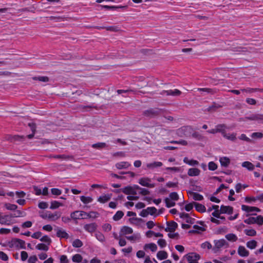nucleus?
<instances>
[{
	"instance_id": "nucleus-29",
	"label": "nucleus",
	"mask_w": 263,
	"mask_h": 263,
	"mask_svg": "<svg viewBox=\"0 0 263 263\" xmlns=\"http://www.w3.org/2000/svg\"><path fill=\"white\" fill-rule=\"evenodd\" d=\"M51 158H54L57 159H60L61 160H68L69 159L72 158V157L68 155H52L50 156Z\"/></svg>"
},
{
	"instance_id": "nucleus-30",
	"label": "nucleus",
	"mask_w": 263,
	"mask_h": 263,
	"mask_svg": "<svg viewBox=\"0 0 263 263\" xmlns=\"http://www.w3.org/2000/svg\"><path fill=\"white\" fill-rule=\"evenodd\" d=\"M197 90L199 91L205 92L208 93L210 94H214L216 92V90L215 89H212L209 88H197Z\"/></svg>"
},
{
	"instance_id": "nucleus-62",
	"label": "nucleus",
	"mask_w": 263,
	"mask_h": 263,
	"mask_svg": "<svg viewBox=\"0 0 263 263\" xmlns=\"http://www.w3.org/2000/svg\"><path fill=\"white\" fill-rule=\"evenodd\" d=\"M201 247L203 249L207 248L208 249H210L212 248L211 244L208 241H205L204 243H202Z\"/></svg>"
},
{
	"instance_id": "nucleus-6",
	"label": "nucleus",
	"mask_w": 263,
	"mask_h": 263,
	"mask_svg": "<svg viewBox=\"0 0 263 263\" xmlns=\"http://www.w3.org/2000/svg\"><path fill=\"white\" fill-rule=\"evenodd\" d=\"M136 189V188L135 187V186L134 187H132L131 186H127L121 189V191L126 195H135L137 194Z\"/></svg>"
},
{
	"instance_id": "nucleus-59",
	"label": "nucleus",
	"mask_w": 263,
	"mask_h": 263,
	"mask_svg": "<svg viewBox=\"0 0 263 263\" xmlns=\"http://www.w3.org/2000/svg\"><path fill=\"white\" fill-rule=\"evenodd\" d=\"M148 214L152 215L155 214L157 212V209L155 207H148L146 209Z\"/></svg>"
},
{
	"instance_id": "nucleus-64",
	"label": "nucleus",
	"mask_w": 263,
	"mask_h": 263,
	"mask_svg": "<svg viewBox=\"0 0 263 263\" xmlns=\"http://www.w3.org/2000/svg\"><path fill=\"white\" fill-rule=\"evenodd\" d=\"M256 223L261 225L263 223V217H262L260 215H259L257 216L256 217H255Z\"/></svg>"
},
{
	"instance_id": "nucleus-14",
	"label": "nucleus",
	"mask_w": 263,
	"mask_h": 263,
	"mask_svg": "<svg viewBox=\"0 0 263 263\" xmlns=\"http://www.w3.org/2000/svg\"><path fill=\"white\" fill-rule=\"evenodd\" d=\"M11 221L10 215H1L0 214V223L2 224H9Z\"/></svg>"
},
{
	"instance_id": "nucleus-43",
	"label": "nucleus",
	"mask_w": 263,
	"mask_h": 263,
	"mask_svg": "<svg viewBox=\"0 0 263 263\" xmlns=\"http://www.w3.org/2000/svg\"><path fill=\"white\" fill-rule=\"evenodd\" d=\"M191 194L193 195V198L194 200L201 201L203 199L202 195L195 192H191Z\"/></svg>"
},
{
	"instance_id": "nucleus-31",
	"label": "nucleus",
	"mask_w": 263,
	"mask_h": 263,
	"mask_svg": "<svg viewBox=\"0 0 263 263\" xmlns=\"http://www.w3.org/2000/svg\"><path fill=\"white\" fill-rule=\"evenodd\" d=\"M219 161L221 166L224 167H227L230 163V159L226 157L221 158Z\"/></svg>"
},
{
	"instance_id": "nucleus-56",
	"label": "nucleus",
	"mask_w": 263,
	"mask_h": 263,
	"mask_svg": "<svg viewBox=\"0 0 263 263\" xmlns=\"http://www.w3.org/2000/svg\"><path fill=\"white\" fill-rule=\"evenodd\" d=\"M208 168L211 171H215L217 169V165L215 162L211 161L208 164Z\"/></svg>"
},
{
	"instance_id": "nucleus-51",
	"label": "nucleus",
	"mask_w": 263,
	"mask_h": 263,
	"mask_svg": "<svg viewBox=\"0 0 263 263\" xmlns=\"http://www.w3.org/2000/svg\"><path fill=\"white\" fill-rule=\"evenodd\" d=\"M72 246L75 248H80L83 246V242L80 239H77L73 241Z\"/></svg>"
},
{
	"instance_id": "nucleus-4",
	"label": "nucleus",
	"mask_w": 263,
	"mask_h": 263,
	"mask_svg": "<svg viewBox=\"0 0 263 263\" xmlns=\"http://www.w3.org/2000/svg\"><path fill=\"white\" fill-rule=\"evenodd\" d=\"M185 257L189 263H198L197 261L200 259V255L196 253H191L185 255Z\"/></svg>"
},
{
	"instance_id": "nucleus-9",
	"label": "nucleus",
	"mask_w": 263,
	"mask_h": 263,
	"mask_svg": "<svg viewBox=\"0 0 263 263\" xmlns=\"http://www.w3.org/2000/svg\"><path fill=\"white\" fill-rule=\"evenodd\" d=\"M262 114H253L249 116L245 117V119H248L250 121H256L259 123H261Z\"/></svg>"
},
{
	"instance_id": "nucleus-18",
	"label": "nucleus",
	"mask_w": 263,
	"mask_h": 263,
	"mask_svg": "<svg viewBox=\"0 0 263 263\" xmlns=\"http://www.w3.org/2000/svg\"><path fill=\"white\" fill-rule=\"evenodd\" d=\"M217 133H220L223 136L226 132V129L227 126L224 124H219L217 125L216 126Z\"/></svg>"
},
{
	"instance_id": "nucleus-19",
	"label": "nucleus",
	"mask_w": 263,
	"mask_h": 263,
	"mask_svg": "<svg viewBox=\"0 0 263 263\" xmlns=\"http://www.w3.org/2000/svg\"><path fill=\"white\" fill-rule=\"evenodd\" d=\"M200 171L197 168H191L189 169L187 175L190 176H197L200 174Z\"/></svg>"
},
{
	"instance_id": "nucleus-25",
	"label": "nucleus",
	"mask_w": 263,
	"mask_h": 263,
	"mask_svg": "<svg viewBox=\"0 0 263 263\" xmlns=\"http://www.w3.org/2000/svg\"><path fill=\"white\" fill-rule=\"evenodd\" d=\"M144 249L145 250L149 249L152 252H155L157 250V246L155 243H146L144 245Z\"/></svg>"
},
{
	"instance_id": "nucleus-13",
	"label": "nucleus",
	"mask_w": 263,
	"mask_h": 263,
	"mask_svg": "<svg viewBox=\"0 0 263 263\" xmlns=\"http://www.w3.org/2000/svg\"><path fill=\"white\" fill-rule=\"evenodd\" d=\"M97 228V225L96 223H91L85 224L84 229L85 231L89 233L94 232Z\"/></svg>"
},
{
	"instance_id": "nucleus-61",
	"label": "nucleus",
	"mask_w": 263,
	"mask_h": 263,
	"mask_svg": "<svg viewBox=\"0 0 263 263\" xmlns=\"http://www.w3.org/2000/svg\"><path fill=\"white\" fill-rule=\"evenodd\" d=\"M158 244L161 248H164L166 246V242L163 239H160L158 240Z\"/></svg>"
},
{
	"instance_id": "nucleus-12",
	"label": "nucleus",
	"mask_w": 263,
	"mask_h": 263,
	"mask_svg": "<svg viewBox=\"0 0 263 263\" xmlns=\"http://www.w3.org/2000/svg\"><path fill=\"white\" fill-rule=\"evenodd\" d=\"M166 223L167 227L165 229L166 232H174L178 226L177 223L173 221L167 222Z\"/></svg>"
},
{
	"instance_id": "nucleus-49",
	"label": "nucleus",
	"mask_w": 263,
	"mask_h": 263,
	"mask_svg": "<svg viewBox=\"0 0 263 263\" xmlns=\"http://www.w3.org/2000/svg\"><path fill=\"white\" fill-rule=\"evenodd\" d=\"M62 205V204L60 202L57 201H53L51 202L50 208L51 209H55L58 208L60 206Z\"/></svg>"
},
{
	"instance_id": "nucleus-28",
	"label": "nucleus",
	"mask_w": 263,
	"mask_h": 263,
	"mask_svg": "<svg viewBox=\"0 0 263 263\" xmlns=\"http://www.w3.org/2000/svg\"><path fill=\"white\" fill-rule=\"evenodd\" d=\"M161 166H162V163L161 162H154L146 164L147 167L151 169H153L157 167H160Z\"/></svg>"
},
{
	"instance_id": "nucleus-2",
	"label": "nucleus",
	"mask_w": 263,
	"mask_h": 263,
	"mask_svg": "<svg viewBox=\"0 0 263 263\" xmlns=\"http://www.w3.org/2000/svg\"><path fill=\"white\" fill-rule=\"evenodd\" d=\"M214 247L213 248L212 250L214 253L218 252L219 250L223 247L228 248L229 247L228 242L224 239L219 240H215Z\"/></svg>"
},
{
	"instance_id": "nucleus-41",
	"label": "nucleus",
	"mask_w": 263,
	"mask_h": 263,
	"mask_svg": "<svg viewBox=\"0 0 263 263\" xmlns=\"http://www.w3.org/2000/svg\"><path fill=\"white\" fill-rule=\"evenodd\" d=\"M83 257L79 254L74 255L72 257V260L74 262H81L82 260Z\"/></svg>"
},
{
	"instance_id": "nucleus-53",
	"label": "nucleus",
	"mask_w": 263,
	"mask_h": 263,
	"mask_svg": "<svg viewBox=\"0 0 263 263\" xmlns=\"http://www.w3.org/2000/svg\"><path fill=\"white\" fill-rule=\"evenodd\" d=\"M245 233L247 235L250 236H255L256 234V232L254 229H250V230L246 229V230H245Z\"/></svg>"
},
{
	"instance_id": "nucleus-60",
	"label": "nucleus",
	"mask_w": 263,
	"mask_h": 263,
	"mask_svg": "<svg viewBox=\"0 0 263 263\" xmlns=\"http://www.w3.org/2000/svg\"><path fill=\"white\" fill-rule=\"evenodd\" d=\"M51 192L52 194H53L54 195H57V196L60 195L62 193L60 189H57V188L51 189Z\"/></svg>"
},
{
	"instance_id": "nucleus-63",
	"label": "nucleus",
	"mask_w": 263,
	"mask_h": 263,
	"mask_svg": "<svg viewBox=\"0 0 263 263\" xmlns=\"http://www.w3.org/2000/svg\"><path fill=\"white\" fill-rule=\"evenodd\" d=\"M60 263H68L69 260L65 255H61L60 258Z\"/></svg>"
},
{
	"instance_id": "nucleus-44",
	"label": "nucleus",
	"mask_w": 263,
	"mask_h": 263,
	"mask_svg": "<svg viewBox=\"0 0 263 263\" xmlns=\"http://www.w3.org/2000/svg\"><path fill=\"white\" fill-rule=\"evenodd\" d=\"M81 201L85 204H87L92 202V198L90 197H86L82 196L80 197Z\"/></svg>"
},
{
	"instance_id": "nucleus-33",
	"label": "nucleus",
	"mask_w": 263,
	"mask_h": 263,
	"mask_svg": "<svg viewBox=\"0 0 263 263\" xmlns=\"http://www.w3.org/2000/svg\"><path fill=\"white\" fill-rule=\"evenodd\" d=\"M110 199V196L108 194L100 196L98 201L101 203H105Z\"/></svg>"
},
{
	"instance_id": "nucleus-26",
	"label": "nucleus",
	"mask_w": 263,
	"mask_h": 263,
	"mask_svg": "<svg viewBox=\"0 0 263 263\" xmlns=\"http://www.w3.org/2000/svg\"><path fill=\"white\" fill-rule=\"evenodd\" d=\"M157 81H158V80L156 79L153 78H147L146 85H148V87H152L154 85H157Z\"/></svg>"
},
{
	"instance_id": "nucleus-24",
	"label": "nucleus",
	"mask_w": 263,
	"mask_h": 263,
	"mask_svg": "<svg viewBox=\"0 0 263 263\" xmlns=\"http://www.w3.org/2000/svg\"><path fill=\"white\" fill-rule=\"evenodd\" d=\"M223 137L226 139L232 141H235L236 140V134L234 133L232 134H227L226 132L223 135Z\"/></svg>"
},
{
	"instance_id": "nucleus-3",
	"label": "nucleus",
	"mask_w": 263,
	"mask_h": 263,
	"mask_svg": "<svg viewBox=\"0 0 263 263\" xmlns=\"http://www.w3.org/2000/svg\"><path fill=\"white\" fill-rule=\"evenodd\" d=\"M193 132L191 126H184L178 129V134H182L185 136H190Z\"/></svg>"
},
{
	"instance_id": "nucleus-20",
	"label": "nucleus",
	"mask_w": 263,
	"mask_h": 263,
	"mask_svg": "<svg viewBox=\"0 0 263 263\" xmlns=\"http://www.w3.org/2000/svg\"><path fill=\"white\" fill-rule=\"evenodd\" d=\"M57 236L63 238H68L69 237L68 233L65 231L60 229H57Z\"/></svg>"
},
{
	"instance_id": "nucleus-8",
	"label": "nucleus",
	"mask_w": 263,
	"mask_h": 263,
	"mask_svg": "<svg viewBox=\"0 0 263 263\" xmlns=\"http://www.w3.org/2000/svg\"><path fill=\"white\" fill-rule=\"evenodd\" d=\"M160 94L161 95L178 96L181 94V92L177 89L174 90H163Z\"/></svg>"
},
{
	"instance_id": "nucleus-36",
	"label": "nucleus",
	"mask_w": 263,
	"mask_h": 263,
	"mask_svg": "<svg viewBox=\"0 0 263 263\" xmlns=\"http://www.w3.org/2000/svg\"><path fill=\"white\" fill-rule=\"evenodd\" d=\"M10 217L11 219L12 218L14 217H24L25 216L26 214L24 212H22L20 210L16 211L13 214H11Z\"/></svg>"
},
{
	"instance_id": "nucleus-46",
	"label": "nucleus",
	"mask_w": 263,
	"mask_h": 263,
	"mask_svg": "<svg viewBox=\"0 0 263 263\" xmlns=\"http://www.w3.org/2000/svg\"><path fill=\"white\" fill-rule=\"evenodd\" d=\"M5 207L7 210L10 211H15L17 208V206L16 205L11 203H6L5 204Z\"/></svg>"
},
{
	"instance_id": "nucleus-42",
	"label": "nucleus",
	"mask_w": 263,
	"mask_h": 263,
	"mask_svg": "<svg viewBox=\"0 0 263 263\" xmlns=\"http://www.w3.org/2000/svg\"><path fill=\"white\" fill-rule=\"evenodd\" d=\"M32 79L34 80H38L39 81L43 82H47L49 81L48 77L46 76L34 77L32 78Z\"/></svg>"
},
{
	"instance_id": "nucleus-38",
	"label": "nucleus",
	"mask_w": 263,
	"mask_h": 263,
	"mask_svg": "<svg viewBox=\"0 0 263 263\" xmlns=\"http://www.w3.org/2000/svg\"><path fill=\"white\" fill-rule=\"evenodd\" d=\"M257 243V242L256 241L252 240L251 241H248L246 245L248 248L250 249H254L256 247Z\"/></svg>"
},
{
	"instance_id": "nucleus-57",
	"label": "nucleus",
	"mask_w": 263,
	"mask_h": 263,
	"mask_svg": "<svg viewBox=\"0 0 263 263\" xmlns=\"http://www.w3.org/2000/svg\"><path fill=\"white\" fill-rule=\"evenodd\" d=\"M170 198L171 200L177 201L179 199V196L176 192H172L170 194Z\"/></svg>"
},
{
	"instance_id": "nucleus-48",
	"label": "nucleus",
	"mask_w": 263,
	"mask_h": 263,
	"mask_svg": "<svg viewBox=\"0 0 263 263\" xmlns=\"http://www.w3.org/2000/svg\"><path fill=\"white\" fill-rule=\"evenodd\" d=\"M164 201L166 203V206L167 208H171L175 206V202L172 201L171 199L168 198H166Z\"/></svg>"
},
{
	"instance_id": "nucleus-32",
	"label": "nucleus",
	"mask_w": 263,
	"mask_h": 263,
	"mask_svg": "<svg viewBox=\"0 0 263 263\" xmlns=\"http://www.w3.org/2000/svg\"><path fill=\"white\" fill-rule=\"evenodd\" d=\"M225 237L228 240H229L230 241H232V242L236 241L238 239L237 236L235 234H233V233H229V234H227L225 236Z\"/></svg>"
},
{
	"instance_id": "nucleus-34",
	"label": "nucleus",
	"mask_w": 263,
	"mask_h": 263,
	"mask_svg": "<svg viewBox=\"0 0 263 263\" xmlns=\"http://www.w3.org/2000/svg\"><path fill=\"white\" fill-rule=\"evenodd\" d=\"M191 135L193 138L199 141L203 140L204 139V137L198 132H193Z\"/></svg>"
},
{
	"instance_id": "nucleus-52",
	"label": "nucleus",
	"mask_w": 263,
	"mask_h": 263,
	"mask_svg": "<svg viewBox=\"0 0 263 263\" xmlns=\"http://www.w3.org/2000/svg\"><path fill=\"white\" fill-rule=\"evenodd\" d=\"M40 241L47 243L48 246L51 242V239L47 236L45 235L40 238Z\"/></svg>"
},
{
	"instance_id": "nucleus-1",
	"label": "nucleus",
	"mask_w": 263,
	"mask_h": 263,
	"mask_svg": "<svg viewBox=\"0 0 263 263\" xmlns=\"http://www.w3.org/2000/svg\"><path fill=\"white\" fill-rule=\"evenodd\" d=\"M163 112V110L158 108H151L143 112V115L148 118H153L159 116Z\"/></svg>"
},
{
	"instance_id": "nucleus-10",
	"label": "nucleus",
	"mask_w": 263,
	"mask_h": 263,
	"mask_svg": "<svg viewBox=\"0 0 263 263\" xmlns=\"http://www.w3.org/2000/svg\"><path fill=\"white\" fill-rule=\"evenodd\" d=\"M25 139V136H20L18 135L11 136L9 135L8 137V140L11 142L18 143L20 142H23Z\"/></svg>"
},
{
	"instance_id": "nucleus-47",
	"label": "nucleus",
	"mask_w": 263,
	"mask_h": 263,
	"mask_svg": "<svg viewBox=\"0 0 263 263\" xmlns=\"http://www.w3.org/2000/svg\"><path fill=\"white\" fill-rule=\"evenodd\" d=\"M135 187L136 188V189L140 190V193L142 195H146L149 194V191L146 189L141 188L139 187L138 185H135Z\"/></svg>"
},
{
	"instance_id": "nucleus-40",
	"label": "nucleus",
	"mask_w": 263,
	"mask_h": 263,
	"mask_svg": "<svg viewBox=\"0 0 263 263\" xmlns=\"http://www.w3.org/2000/svg\"><path fill=\"white\" fill-rule=\"evenodd\" d=\"M124 215V213L121 211H118L117 212L116 214L113 216V219L115 221H118L120 220Z\"/></svg>"
},
{
	"instance_id": "nucleus-45",
	"label": "nucleus",
	"mask_w": 263,
	"mask_h": 263,
	"mask_svg": "<svg viewBox=\"0 0 263 263\" xmlns=\"http://www.w3.org/2000/svg\"><path fill=\"white\" fill-rule=\"evenodd\" d=\"M106 144L104 142H99L93 144L92 147L95 148L101 149L106 147Z\"/></svg>"
},
{
	"instance_id": "nucleus-50",
	"label": "nucleus",
	"mask_w": 263,
	"mask_h": 263,
	"mask_svg": "<svg viewBox=\"0 0 263 263\" xmlns=\"http://www.w3.org/2000/svg\"><path fill=\"white\" fill-rule=\"evenodd\" d=\"M96 237L99 241L101 242H104L105 240L103 234L100 232H98L96 233Z\"/></svg>"
},
{
	"instance_id": "nucleus-23",
	"label": "nucleus",
	"mask_w": 263,
	"mask_h": 263,
	"mask_svg": "<svg viewBox=\"0 0 263 263\" xmlns=\"http://www.w3.org/2000/svg\"><path fill=\"white\" fill-rule=\"evenodd\" d=\"M194 206L195 207L196 210L200 213H203L205 212L206 208L204 205L202 204L194 202Z\"/></svg>"
},
{
	"instance_id": "nucleus-35",
	"label": "nucleus",
	"mask_w": 263,
	"mask_h": 263,
	"mask_svg": "<svg viewBox=\"0 0 263 263\" xmlns=\"http://www.w3.org/2000/svg\"><path fill=\"white\" fill-rule=\"evenodd\" d=\"M157 256L160 260L165 259L167 257V254L164 251H160L157 253Z\"/></svg>"
},
{
	"instance_id": "nucleus-17",
	"label": "nucleus",
	"mask_w": 263,
	"mask_h": 263,
	"mask_svg": "<svg viewBox=\"0 0 263 263\" xmlns=\"http://www.w3.org/2000/svg\"><path fill=\"white\" fill-rule=\"evenodd\" d=\"M233 209L230 206H224L222 205L220 206V212L221 214L227 213L228 214H231L233 213Z\"/></svg>"
},
{
	"instance_id": "nucleus-15",
	"label": "nucleus",
	"mask_w": 263,
	"mask_h": 263,
	"mask_svg": "<svg viewBox=\"0 0 263 263\" xmlns=\"http://www.w3.org/2000/svg\"><path fill=\"white\" fill-rule=\"evenodd\" d=\"M238 254L241 257H248L249 255V252L245 247L239 246L238 248Z\"/></svg>"
},
{
	"instance_id": "nucleus-16",
	"label": "nucleus",
	"mask_w": 263,
	"mask_h": 263,
	"mask_svg": "<svg viewBox=\"0 0 263 263\" xmlns=\"http://www.w3.org/2000/svg\"><path fill=\"white\" fill-rule=\"evenodd\" d=\"M241 209H242V210H243L246 212H248V213H250V212H254V211L259 212L260 211V210L257 207L249 206L246 205H242Z\"/></svg>"
},
{
	"instance_id": "nucleus-55",
	"label": "nucleus",
	"mask_w": 263,
	"mask_h": 263,
	"mask_svg": "<svg viewBox=\"0 0 263 263\" xmlns=\"http://www.w3.org/2000/svg\"><path fill=\"white\" fill-rule=\"evenodd\" d=\"M251 137L252 138L261 139L263 137V134L259 132L253 133L252 134Z\"/></svg>"
},
{
	"instance_id": "nucleus-22",
	"label": "nucleus",
	"mask_w": 263,
	"mask_h": 263,
	"mask_svg": "<svg viewBox=\"0 0 263 263\" xmlns=\"http://www.w3.org/2000/svg\"><path fill=\"white\" fill-rule=\"evenodd\" d=\"M130 166V164L128 162H120L116 164V167L119 170L127 168Z\"/></svg>"
},
{
	"instance_id": "nucleus-39",
	"label": "nucleus",
	"mask_w": 263,
	"mask_h": 263,
	"mask_svg": "<svg viewBox=\"0 0 263 263\" xmlns=\"http://www.w3.org/2000/svg\"><path fill=\"white\" fill-rule=\"evenodd\" d=\"M36 249L39 250H43L47 251L49 249L48 246L44 243H39L35 247Z\"/></svg>"
},
{
	"instance_id": "nucleus-11",
	"label": "nucleus",
	"mask_w": 263,
	"mask_h": 263,
	"mask_svg": "<svg viewBox=\"0 0 263 263\" xmlns=\"http://www.w3.org/2000/svg\"><path fill=\"white\" fill-rule=\"evenodd\" d=\"M151 180L148 178H142L139 179V183L142 186L148 187H154L155 184L150 183Z\"/></svg>"
},
{
	"instance_id": "nucleus-27",
	"label": "nucleus",
	"mask_w": 263,
	"mask_h": 263,
	"mask_svg": "<svg viewBox=\"0 0 263 263\" xmlns=\"http://www.w3.org/2000/svg\"><path fill=\"white\" fill-rule=\"evenodd\" d=\"M183 162L190 165L195 166L199 164V162L195 160H189L187 157L183 159Z\"/></svg>"
},
{
	"instance_id": "nucleus-58",
	"label": "nucleus",
	"mask_w": 263,
	"mask_h": 263,
	"mask_svg": "<svg viewBox=\"0 0 263 263\" xmlns=\"http://www.w3.org/2000/svg\"><path fill=\"white\" fill-rule=\"evenodd\" d=\"M244 222H245V223L248 224L256 223L255 219V217H251L248 219H245L244 220Z\"/></svg>"
},
{
	"instance_id": "nucleus-7",
	"label": "nucleus",
	"mask_w": 263,
	"mask_h": 263,
	"mask_svg": "<svg viewBox=\"0 0 263 263\" xmlns=\"http://www.w3.org/2000/svg\"><path fill=\"white\" fill-rule=\"evenodd\" d=\"M83 215H87V213L84 211H76L71 213L70 216L73 219H84L86 217H83Z\"/></svg>"
},
{
	"instance_id": "nucleus-37",
	"label": "nucleus",
	"mask_w": 263,
	"mask_h": 263,
	"mask_svg": "<svg viewBox=\"0 0 263 263\" xmlns=\"http://www.w3.org/2000/svg\"><path fill=\"white\" fill-rule=\"evenodd\" d=\"M242 166L246 167L249 171H252L254 168V165L249 161H245L243 162L242 164Z\"/></svg>"
},
{
	"instance_id": "nucleus-5",
	"label": "nucleus",
	"mask_w": 263,
	"mask_h": 263,
	"mask_svg": "<svg viewBox=\"0 0 263 263\" xmlns=\"http://www.w3.org/2000/svg\"><path fill=\"white\" fill-rule=\"evenodd\" d=\"M11 245L13 247H20L21 249H25V242L18 238H14L11 241Z\"/></svg>"
},
{
	"instance_id": "nucleus-21",
	"label": "nucleus",
	"mask_w": 263,
	"mask_h": 263,
	"mask_svg": "<svg viewBox=\"0 0 263 263\" xmlns=\"http://www.w3.org/2000/svg\"><path fill=\"white\" fill-rule=\"evenodd\" d=\"M133 232V229L127 226H124L121 229L120 233H121V235H126V234H132Z\"/></svg>"
},
{
	"instance_id": "nucleus-54",
	"label": "nucleus",
	"mask_w": 263,
	"mask_h": 263,
	"mask_svg": "<svg viewBox=\"0 0 263 263\" xmlns=\"http://www.w3.org/2000/svg\"><path fill=\"white\" fill-rule=\"evenodd\" d=\"M220 107V106L218 104H217L215 103H214L212 105L209 106L208 108H207L206 110L208 111H215L217 108H218Z\"/></svg>"
}]
</instances>
